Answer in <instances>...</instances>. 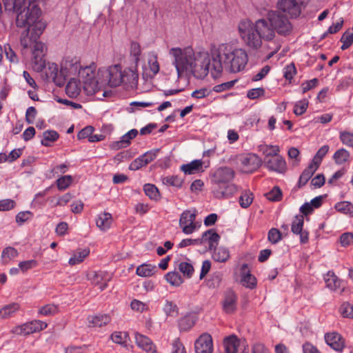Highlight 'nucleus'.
Listing matches in <instances>:
<instances>
[{"instance_id":"f257e3e1","label":"nucleus","mask_w":353,"mask_h":353,"mask_svg":"<svg viewBox=\"0 0 353 353\" xmlns=\"http://www.w3.org/2000/svg\"><path fill=\"white\" fill-rule=\"evenodd\" d=\"M248 61L246 52L241 48L232 49L228 44H221L212 52L211 74L219 77L225 68L230 72H238L245 67Z\"/></svg>"},{"instance_id":"f03ea898","label":"nucleus","mask_w":353,"mask_h":353,"mask_svg":"<svg viewBox=\"0 0 353 353\" xmlns=\"http://www.w3.org/2000/svg\"><path fill=\"white\" fill-rule=\"evenodd\" d=\"M170 54L174 58L173 64L175 65L178 77L183 76L184 72H190L196 76H205L211 71V60L206 54L196 55L192 48L183 50L179 48H172Z\"/></svg>"},{"instance_id":"7ed1b4c3","label":"nucleus","mask_w":353,"mask_h":353,"mask_svg":"<svg viewBox=\"0 0 353 353\" xmlns=\"http://www.w3.org/2000/svg\"><path fill=\"white\" fill-rule=\"evenodd\" d=\"M46 27L45 22L39 19L30 26H26L21 33L20 43L23 50H27L33 45L32 64L37 72H41L46 67L44 59L47 48L41 41H38Z\"/></svg>"},{"instance_id":"20e7f679","label":"nucleus","mask_w":353,"mask_h":353,"mask_svg":"<svg viewBox=\"0 0 353 353\" xmlns=\"http://www.w3.org/2000/svg\"><path fill=\"white\" fill-rule=\"evenodd\" d=\"M239 32L242 40L252 49H259L262 46V40L272 41L276 34L267 17L258 19L255 23L245 19L239 22Z\"/></svg>"},{"instance_id":"39448f33","label":"nucleus","mask_w":353,"mask_h":353,"mask_svg":"<svg viewBox=\"0 0 353 353\" xmlns=\"http://www.w3.org/2000/svg\"><path fill=\"white\" fill-rule=\"evenodd\" d=\"M5 10L17 14L16 24L19 28L30 26L37 22L41 16V9L38 5L32 8L26 6V0H2Z\"/></svg>"},{"instance_id":"423d86ee","label":"nucleus","mask_w":353,"mask_h":353,"mask_svg":"<svg viewBox=\"0 0 353 353\" xmlns=\"http://www.w3.org/2000/svg\"><path fill=\"white\" fill-rule=\"evenodd\" d=\"M234 174V171L228 167H220L212 174L211 183L215 198H228L237 191V187L230 183Z\"/></svg>"},{"instance_id":"0eeeda50","label":"nucleus","mask_w":353,"mask_h":353,"mask_svg":"<svg viewBox=\"0 0 353 353\" xmlns=\"http://www.w3.org/2000/svg\"><path fill=\"white\" fill-rule=\"evenodd\" d=\"M266 17L274 32L279 35L286 37L292 33L293 26L290 21V18L281 11L270 10L267 12Z\"/></svg>"},{"instance_id":"6e6552de","label":"nucleus","mask_w":353,"mask_h":353,"mask_svg":"<svg viewBox=\"0 0 353 353\" xmlns=\"http://www.w3.org/2000/svg\"><path fill=\"white\" fill-rule=\"evenodd\" d=\"M77 79L88 94L92 95L99 90V81L95 78L94 65L82 67Z\"/></svg>"},{"instance_id":"1a4fd4ad","label":"nucleus","mask_w":353,"mask_h":353,"mask_svg":"<svg viewBox=\"0 0 353 353\" xmlns=\"http://www.w3.org/2000/svg\"><path fill=\"white\" fill-rule=\"evenodd\" d=\"M277 10L290 19H296L301 13L302 3L296 0H279Z\"/></svg>"},{"instance_id":"9d476101","label":"nucleus","mask_w":353,"mask_h":353,"mask_svg":"<svg viewBox=\"0 0 353 353\" xmlns=\"http://www.w3.org/2000/svg\"><path fill=\"white\" fill-rule=\"evenodd\" d=\"M103 76H105L109 86L115 88L122 83V70L119 64L110 66L108 69L99 71Z\"/></svg>"},{"instance_id":"9b49d317","label":"nucleus","mask_w":353,"mask_h":353,"mask_svg":"<svg viewBox=\"0 0 353 353\" xmlns=\"http://www.w3.org/2000/svg\"><path fill=\"white\" fill-rule=\"evenodd\" d=\"M46 327L47 323L46 322L35 320L14 327L12 332L18 335H28L39 332Z\"/></svg>"},{"instance_id":"f8f14e48","label":"nucleus","mask_w":353,"mask_h":353,"mask_svg":"<svg viewBox=\"0 0 353 353\" xmlns=\"http://www.w3.org/2000/svg\"><path fill=\"white\" fill-rule=\"evenodd\" d=\"M82 66L80 62L76 59L66 58L61 63V72L65 81L67 78L76 77L79 75Z\"/></svg>"},{"instance_id":"ddd939ff","label":"nucleus","mask_w":353,"mask_h":353,"mask_svg":"<svg viewBox=\"0 0 353 353\" xmlns=\"http://www.w3.org/2000/svg\"><path fill=\"white\" fill-rule=\"evenodd\" d=\"M196 219V212L194 210H185L180 216L179 225L182 228L183 233L190 234L194 232L196 228L194 223Z\"/></svg>"},{"instance_id":"4468645a","label":"nucleus","mask_w":353,"mask_h":353,"mask_svg":"<svg viewBox=\"0 0 353 353\" xmlns=\"http://www.w3.org/2000/svg\"><path fill=\"white\" fill-rule=\"evenodd\" d=\"M46 80L54 82L57 86L61 87L65 84V77L61 72V68L59 70L58 65L54 63H49L45 72Z\"/></svg>"},{"instance_id":"2eb2a0df","label":"nucleus","mask_w":353,"mask_h":353,"mask_svg":"<svg viewBox=\"0 0 353 353\" xmlns=\"http://www.w3.org/2000/svg\"><path fill=\"white\" fill-rule=\"evenodd\" d=\"M304 218L303 215H296L292 223L291 231L296 235H299L300 243L305 244L309 241V232L303 230Z\"/></svg>"},{"instance_id":"dca6fc26","label":"nucleus","mask_w":353,"mask_h":353,"mask_svg":"<svg viewBox=\"0 0 353 353\" xmlns=\"http://www.w3.org/2000/svg\"><path fill=\"white\" fill-rule=\"evenodd\" d=\"M194 348L196 353H212V336L207 333L201 334L195 341Z\"/></svg>"},{"instance_id":"f3484780","label":"nucleus","mask_w":353,"mask_h":353,"mask_svg":"<svg viewBox=\"0 0 353 353\" xmlns=\"http://www.w3.org/2000/svg\"><path fill=\"white\" fill-rule=\"evenodd\" d=\"M244 172L251 173L257 170L262 163L261 159L254 154H248L241 159Z\"/></svg>"},{"instance_id":"a211bd4d","label":"nucleus","mask_w":353,"mask_h":353,"mask_svg":"<svg viewBox=\"0 0 353 353\" xmlns=\"http://www.w3.org/2000/svg\"><path fill=\"white\" fill-rule=\"evenodd\" d=\"M223 310L227 314L234 313L237 307V295L233 290H228L223 295Z\"/></svg>"},{"instance_id":"6ab92c4d","label":"nucleus","mask_w":353,"mask_h":353,"mask_svg":"<svg viewBox=\"0 0 353 353\" xmlns=\"http://www.w3.org/2000/svg\"><path fill=\"white\" fill-rule=\"evenodd\" d=\"M265 167L271 171L283 173L286 170V163L283 157L276 155L270 159H264Z\"/></svg>"},{"instance_id":"aec40b11","label":"nucleus","mask_w":353,"mask_h":353,"mask_svg":"<svg viewBox=\"0 0 353 353\" xmlns=\"http://www.w3.org/2000/svg\"><path fill=\"white\" fill-rule=\"evenodd\" d=\"M88 279L94 285H98L100 290H104L110 280V275L104 271L92 272L88 274Z\"/></svg>"},{"instance_id":"412c9836","label":"nucleus","mask_w":353,"mask_h":353,"mask_svg":"<svg viewBox=\"0 0 353 353\" xmlns=\"http://www.w3.org/2000/svg\"><path fill=\"white\" fill-rule=\"evenodd\" d=\"M325 340L326 343L336 352H341L345 347L344 340L337 332L325 334Z\"/></svg>"},{"instance_id":"4be33fe9","label":"nucleus","mask_w":353,"mask_h":353,"mask_svg":"<svg viewBox=\"0 0 353 353\" xmlns=\"http://www.w3.org/2000/svg\"><path fill=\"white\" fill-rule=\"evenodd\" d=\"M241 283L245 288L254 289L256 285V279L250 274L248 265L246 263L242 265L241 270Z\"/></svg>"},{"instance_id":"5701e85b","label":"nucleus","mask_w":353,"mask_h":353,"mask_svg":"<svg viewBox=\"0 0 353 353\" xmlns=\"http://www.w3.org/2000/svg\"><path fill=\"white\" fill-rule=\"evenodd\" d=\"M137 67L134 65L122 71V83L131 87L137 83L139 76Z\"/></svg>"},{"instance_id":"b1692460","label":"nucleus","mask_w":353,"mask_h":353,"mask_svg":"<svg viewBox=\"0 0 353 353\" xmlns=\"http://www.w3.org/2000/svg\"><path fill=\"white\" fill-rule=\"evenodd\" d=\"M137 345L148 353H156L157 348L152 340L148 336L137 333L135 335Z\"/></svg>"},{"instance_id":"393cba45","label":"nucleus","mask_w":353,"mask_h":353,"mask_svg":"<svg viewBox=\"0 0 353 353\" xmlns=\"http://www.w3.org/2000/svg\"><path fill=\"white\" fill-rule=\"evenodd\" d=\"M81 87V83L76 77H71L66 85L65 93L69 97L75 98L80 94Z\"/></svg>"},{"instance_id":"a878e982","label":"nucleus","mask_w":353,"mask_h":353,"mask_svg":"<svg viewBox=\"0 0 353 353\" xmlns=\"http://www.w3.org/2000/svg\"><path fill=\"white\" fill-rule=\"evenodd\" d=\"M318 168H319L317 164L315 163H310L301 173L298 182V187L301 188L305 185Z\"/></svg>"},{"instance_id":"bb28decb","label":"nucleus","mask_w":353,"mask_h":353,"mask_svg":"<svg viewBox=\"0 0 353 353\" xmlns=\"http://www.w3.org/2000/svg\"><path fill=\"white\" fill-rule=\"evenodd\" d=\"M112 221V214L109 212H104L98 214L96 219V224L101 231H106L110 228Z\"/></svg>"},{"instance_id":"cd10ccee","label":"nucleus","mask_w":353,"mask_h":353,"mask_svg":"<svg viewBox=\"0 0 353 353\" xmlns=\"http://www.w3.org/2000/svg\"><path fill=\"white\" fill-rule=\"evenodd\" d=\"M223 345L225 353H237L240 341L235 335H232L224 339Z\"/></svg>"},{"instance_id":"c85d7f7f","label":"nucleus","mask_w":353,"mask_h":353,"mask_svg":"<svg viewBox=\"0 0 353 353\" xmlns=\"http://www.w3.org/2000/svg\"><path fill=\"white\" fill-rule=\"evenodd\" d=\"M110 321L111 318L109 315H97L88 318V326L101 327L109 323Z\"/></svg>"},{"instance_id":"c756f323","label":"nucleus","mask_w":353,"mask_h":353,"mask_svg":"<svg viewBox=\"0 0 353 353\" xmlns=\"http://www.w3.org/2000/svg\"><path fill=\"white\" fill-rule=\"evenodd\" d=\"M204 233H207L206 236H205V238L204 239V243L208 242L209 249L210 250H216L219 244V241L221 239L220 235L213 229L208 230Z\"/></svg>"},{"instance_id":"7c9ffc66","label":"nucleus","mask_w":353,"mask_h":353,"mask_svg":"<svg viewBox=\"0 0 353 353\" xmlns=\"http://www.w3.org/2000/svg\"><path fill=\"white\" fill-rule=\"evenodd\" d=\"M202 164L201 160H194L190 163L182 165L181 169L185 174H193L202 170Z\"/></svg>"},{"instance_id":"2f4dec72","label":"nucleus","mask_w":353,"mask_h":353,"mask_svg":"<svg viewBox=\"0 0 353 353\" xmlns=\"http://www.w3.org/2000/svg\"><path fill=\"white\" fill-rule=\"evenodd\" d=\"M326 286L332 290H336L340 287L341 280L335 275L334 272L329 271L324 276Z\"/></svg>"},{"instance_id":"473e14b6","label":"nucleus","mask_w":353,"mask_h":353,"mask_svg":"<svg viewBox=\"0 0 353 353\" xmlns=\"http://www.w3.org/2000/svg\"><path fill=\"white\" fill-rule=\"evenodd\" d=\"M157 271V268L154 265L144 263L137 267L136 273L140 276L148 277L152 276Z\"/></svg>"},{"instance_id":"72a5a7b5","label":"nucleus","mask_w":353,"mask_h":353,"mask_svg":"<svg viewBox=\"0 0 353 353\" xmlns=\"http://www.w3.org/2000/svg\"><path fill=\"white\" fill-rule=\"evenodd\" d=\"M19 310V305L17 303L6 305L0 310V318L8 319L12 316Z\"/></svg>"},{"instance_id":"f704fd0d","label":"nucleus","mask_w":353,"mask_h":353,"mask_svg":"<svg viewBox=\"0 0 353 353\" xmlns=\"http://www.w3.org/2000/svg\"><path fill=\"white\" fill-rule=\"evenodd\" d=\"M90 254V250L88 248L79 249L75 252L73 256L69 259V264L74 265L81 263L84 259Z\"/></svg>"},{"instance_id":"c9c22d12","label":"nucleus","mask_w":353,"mask_h":353,"mask_svg":"<svg viewBox=\"0 0 353 353\" xmlns=\"http://www.w3.org/2000/svg\"><path fill=\"white\" fill-rule=\"evenodd\" d=\"M161 181L164 185L172 186L177 189L181 188L184 182L183 179L179 177L178 176L174 175L162 177Z\"/></svg>"},{"instance_id":"e433bc0d","label":"nucleus","mask_w":353,"mask_h":353,"mask_svg":"<svg viewBox=\"0 0 353 353\" xmlns=\"http://www.w3.org/2000/svg\"><path fill=\"white\" fill-rule=\"evenodd\" d=\"M163 311L167 316L175 318L179 314V307L174 302L165 300Z\"/></svg>"},{"instance_id":"4c0bfd02","label":"nucleus","mask_w":353,"mask_h":353,"mask_svg":"<svg viewBox=\"0 0 353 353\" xmlns=\"http://www.w3.org/2000/svg\"><path fill=\"white\" fill-rule=\"evenodd\" d=\"M350 152L344 148H341L336 150L334 155L333 159L337 165H342L349 161Z\"/></svg>"},{"instance_id":"58836bf2","label":"nucleus","mask_w":353,"mask_h":353,"mask_svg":"<svg viewBox=\"0 0 353 353\" xmlns=\"http://www.w3.org/2000/svg\"><path fill=\"white\" fill-rule=\"evenodd\" d=\"M195 324L193 316L187 315L179 321V328L180 331L186 332L190 330Z\"/></svg>"},{"instance_id":"ea45409f","label":"nucleus","mask_w":353,"mask_h":353,"mask_svg":"<svg viewBox=\"0 0 353 353\" xmlns=\"http://www.w3.org/2000/svg\"><path fill=\"white\" fill-rule=\"evenodd\" d=\"M111 339L115 343L127 346L128 341L130 339L129 334L126 332H114L110 336Z\"/></svg>"},{"instance_id":"a19ab883","label":"nucleus","mask_w":353,"mask_h":353,"mask_svg":"<svg viewBox=\"0 0 353 353\" xmlns=\"http://www.w3.org/2000/svg\"><path fill=\"white\" fill-rule=\"evenodd\" d=\"M165 279L172 286H179L183 282L180 274L176 271L167 273L165 275Z\"/></svg>"},{"instance_id":"79ce46f5","label":"nucleus","mask_w":353,"mask_h":353,"mask_svg":"<svg viewBox=\"0 0 353 353\" xmlns=\"http://www.w3.org/2000/svg\"><path fill=\"white\" fill-rule=\"evenodd\" d=\"M18 251L12 247H7L3 249L1 254L3 263L8 264L10 260L14 259L18 256Z\"/></svg>"},{"instance_id":"37998d69","label":"nucleus","mask_w":353,"mask_h":353,"mask_svg":"<svg viewBox=\"0 0 353 353\" xmlns=\"http://www.w3.org/2000/svg\"><path fill=\"white\" fill-rule=\"evenodd\" d=\"M254 199L253 194L250 190L243 191L239 199V205L243 208H248Z\"/></svg>"},{"instance_id":"c03bdc74","label":"nucleus","mask_w":353,"mask_h":353,"mask_svg":"<svg viewBox=\"0 0 353 353\" xmlns=\"http://www.w3.org/2000/svg\"><path fill=\"white\" fill-rule=\"evenodd\" d=\"M335 209L345 214L353 216V204L349 201L339 202L335 205Z\"/></svg>"},{"instance_id":"a18cd8bd","label":"nucleus","mask_w":353,"mask_h":353,"mask_svg":"<svg viewBox=\"0 0 353 353\" xmlns=\"http://www.w3.org/2000/svg\"><path fill=\"white\" fill-rule=\"evenodd\" d=\"M140 45L135 41H132L130 44V57H132V63L135 65H138L141 55Z\"/></svg>"},{"instance_id":"49530a36","label":"nucleus","mask_w":353,"mask_h":353,"mask_svg":"<svg viewBox=\"0 0 353 353\" xmlns=\"http://www.w3.org/2000/svg\"><path fill=\"white\" fill-rule=\"evenodd\" d=\"M213 258L219 262H225L230 258V252L227 248L221 247L214 250Z\"/></svg>"},{"instance_id":"de8ad7c7","label":"nucleus","mask_w":353,"mask_h":353,"mask_svg":"<svg viewBox=\"0 0 353 353\" xmlns=\"http://www.w3.org/2000/svg\"><path fill=\"white\" fill-rule=\"evenodd\" d=\"M43 139L41 144L44 146H50V142H54L59 138V134L55 130H46L43 134Z\"/></svg>"},{"instance_id":"09e8293b","label":"nucleus","mask_w":353,"mask_h":353,"mask_svg":"<svg viewBox=\"0 0 353 353\" xmlns=\"http://www.w3.org/2000/svg\"><path fill=\"white\" fill-rule=\"evenodd\" d=\"M206 234L207 233H203L201 237L199 238V239H183L179 243V244L178 245V248H183L188 247L189 245H202L203 243H204V239L205 238V236H206Z\"/></svg>"},{"instance_id":"8fccbe9b","label":"nucleus","mask_w":353,"mask_h":353,"mask_svg":"<svg viewBox=\"0 0 353 353\" xmlns=\"http://www.w3.org/2000/svg\"><path fill=\"white\" fill-rule=\"evenodd\" d=\"M223 279V274L220 272H216L211 274L208 280L207 285L210 288H218Z\"/></svg>"},{"instance_id":"3c124183","label":"nucleus","mask_w":353,"mask_h":353,"mask_svg":"<svg viewBox=\"0 0 353 353\" xmlns=\"http://www.w3.org/2000/svg\"><path fill=\"white\" fill-rule=\"evenodd\" d=\"M145 194L151 199L157 200L159 197V192L157 188L152 184L148 183L143 187Z\"/></svg>"},{"instance_id":"603ef678","label":"nucleus","mask_w":353,"mask_h":353,"mask_svg":"<svg viewBox=\"0 0 353 353\" xmlns=\"http://www.w3.org/2000/svg\"><path fill=\"white\" fill-rule=\"evenodd\" d=\"M267 199L271 201H279L282 199V192L278 186H274L265 194Z\"/></svg>"},{"instance_id":"864d4df0","label":"nucleus","mask_w":353,"mask_h":353,"mask_svg":"<svg viewBox=\"0 0 353 353\" xmlns=\"http://www.w3.org/2000/svg\"><path fill=\"white\" fill-rule=\"evenodd\" d=\"M280 148L278 145H265L263 148V152L265 154L264 159H270L276 155H279Z\"/></svg>"},{"instance_id":"5fc2aeb1","label":"nucleus","mask_w":353,"mask_h":353,"mask_svg":"<svg viewBox=\"0 0 353 353\" xmlns=\"http://www.w3.org/2000/svg\"><path fill=\"white\" fill-rule=\"evenodd\" d=\"M179 270L184 276L191 278L194 272L192 265L188 262H181L179 265Z\"/></svg>"},{"instance_id":"6e6d98bb","label":"nucleus","mask_w":353,"mask_h":353,"mask_svg":"<svg viewBox=\"0 0 353 353\" xmlns=\"http://www.w3.org/2000/svg\"><path fill=\"white\" fill-rule=\"evenodd\" d=\"M57 185L59 190L67 189L72 182V177L70 175H65L57 180Z\"/></svg>"},{"instance_id":"4d7b16f0","label":"nucleus","mask_w":353,"mask_h":353,"mask_svg":"<svg viewBox=\"0 0 353 353\" xmlns=\"http://www.w3.org/2000/svg\"><path fill=\"white\" fill-rule=\"evenodd\" d=\"M329 146L327 145H323L316 152L314 156L313 160L311 163H315L318 165V168L319 167L323 158L326 155V154L329 151Z\"/></svg>"},{"instance_id":"13d9d810","label":"nucleus","mask_w":353,"mask_h":353,"mask_svg":"<svg viewBox=\"0 0 353 353\" xmlns=\"http://www.w3.org/2000/svg\"><path fill=\"white\" fill-rule=\"evenodd\" d=\"M58 308L57 305L54 304H48L40 308L39 310V314L42 316H51L57 314Z\"/></svg>"},{"instance_id":"bf43d9fd","label":"nucleus","mask_w":353,"mask_h":353,"mask_svg":"<svg viewBox=\"0 0 353 353\" xmlns=\"http://www.w3.org/2000/svg\"><path fill=\"white\" fill-rule=\"evenodd\" d=\"M343 45L341 47L342 50L347 49L353 43V32H345L341 38Z\"/></svg>"},{"instance_id":"052dcab7","label":"nucleus","mask_w":353,"mask_h":353,"mask_svg":"<svg viewBox=\"0 0 353 353\" xmlns=\"http://www.w3.org/2000/svg\"><path fill=\"white\" fill-rule=\"evenodd\" d=\"M268 238L272 243L276 244L281 240L282 235L278 229L272 228L268 232Z\"/></svg>"},{"instance_id":"680f3d73","label":"nucleus","mask_w":353,"mask_h":353,"mask_svg":"<svg viewBox=\"0 0 353 353\" xmlns=\"http://www.w3.org/2000/svg\"><path fill=\"white\" fill-rule=\"evenodd\" d=\"M340 310L343 317L353 319V305L350 303H343Z\"/></svg>"},{"instance_id":"e2e57ef3","label":"nucleus","mask_w":353,"mask_h":353,"mask_svg":"<svg viewBox=\"0 0 353 353\" xmlns=\"http://www.w3.org/2000/svg\"><path fill=\"white\" fill-rule=\"evenodd\" d=\"M283 77L286 80L291 81L296 74V69L293 63L286 65L283 69Z\"/></svg>"},{"instance_id":"0e129e2a","label":"nucleus","mask_w":353,"mask_h":353,"mask_svg":"<svg viewBox=\"0 0 353 353\" xmlns=\"http://www.w3.org/2000/svg\"><path fill=\"white\" fill-rule=\"evenodd\" d=\"M308 107V101L307 100H302L298 101L294 107V113L296 115L303 114Z\"/></svg>"},{"instance_id":"69168bd1","label":"nucleus","mask_w":353,"mask_h":353,"mask_svg":"<svg viewBox=\"0 0 353 353\" xmlns=\"http://www.w3.org/2000/svg\"><path fill=\"white\" fill-rule=\"evenodd\" d=\"M148 65L152 74L151 77H154L159 72V64L157 61V57L153 56L148 60Z\"/></svg>"},{"instance_id":"338daca9","label":"nucleus","mask_w":353,"mask_h":353,"mask_svg":"<svg viewBox=\"0 0 353 353\" xmlns=\"http://www.w3.org/2000/svg\"><path fill=\"white\" fill-rule=\"evenodd\" d=\"M340 243L342 246L347 247L353 243V234L351 232H345L341 235Z\"/></svg>"},{"instance_id":"774afa93","label":"nucleus","mask_w":353,"mask_h":353,"mask_svg":"<svg viewBox=\"0 0 353 353\" xmlns=\"http://www.w3.org/2000/svg\"><path fill=\"white\" fill-rule=\"evenodd\" d=\"M340 139L343 144L353 148V134L346 132H341Z\"/></svg>"}]
</instances>
